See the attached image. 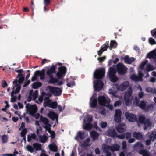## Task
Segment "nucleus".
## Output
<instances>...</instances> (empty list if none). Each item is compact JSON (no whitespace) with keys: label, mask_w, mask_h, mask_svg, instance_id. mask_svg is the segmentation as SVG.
Wrapping results in <instances>:
<instances>
[{"label":"nucleus","mask_w":156,"mask_h":156,"mask_svg":"<svg viewBox=\"0 0 156 156\" xmlns=\"http://www.w3.org/2000/svg\"><path fill=\"white\" fill-rule=\"evenodd\" d=\"M137 76L140 79V81H143V77L144 76V74L141 71H140L138 72V76Z\"/></svg>","instance_id":"nucleus-49"},{"label":"nucleus","mask_w":156,"mask_h":156,"mask_svg":"<svg viewBox=\"0 0 156 156\" xmlns=\"http://www.w3.org/2000/svg\"><path fill=\"white\" fill-rule=\"evenodd\" d=\"M110 80L114 82L117 81L118 80V77L115 76V75H111L109 76Z\"/></svg>","instance_id":"nucleus-39"},{"label":"nucleus","mask_w":156,"mask_h":156,"mask_svg":"<svg viewBox=\"0 0 156 156\" xmlns=\"http://www.w3.org/2000/svg\"><path fill=\"white\" fill-rule=\"evenodd\" d=\"M109 76L115 75L116 72L115 69L112 67H110L109 70Z\"/></svg>","instance_id":"nucleus-41"},{"label":"nucleus","mask_w":156,"mask_h":156,"mask_svg":"<svg viewBox=\"0 0 156 156\" xmlns=\"http://www.w3.org/2000/svg\"><path fill=\"white\" fill-rule=\"evenodd\" d=\"M119 146L117 144H114L113 146H110V150L112 152L119 151Z\"/></svg>","instance_id":"nucleus-29"},{"label":"nucleus","mask_w":156,"mask_h":156,"mask_svg":"<svg viewBox=\"0 0 156 156\" xmlns=\"http://www.w3.org/2000/svg\"><path fill=\"white\" fill-rule=\"evenodd\" d=\"M107 126V123L106 122H101V126L103 128H105Z\"/></svg>","instance_id":"nucleus-63"},{"label":"nucleus","mask_w":156,"mask_h":156,"mask_svg":"<svg viewBox=\"0 0 156 156\" xmlns=\"http://www.w3.org/2000/svg\"><path fill=\"white\" fill-rule=\"evenodd\" d=\"M132 90L131 89L128 90L127 92L125 93L124 96V99L125 101L126 105H128L132 99L131 97Z\"/></svg>","instance_id":"nucleus-8"},{"label":"nucleus","mask_w":156,"mask_h":156,"mask_svg":"<svg viewBox=\"0 0 156 156\" xmlns=\"http://www.w3.org/2000/svg\"><path fill=\"white\" fill-rule=\"evenodd\" d=\"M130 79L134 81H140V79L137 76L134 74H132L130 76Z\"/></svg>","instance_id":"nucleus-40"},{"label":"nucleus","mask_w":156,"mask_h":156,"mask_svg":"<svg viewBox=\"0 0 156 156\" xmlns=\"http://www.w3.org/2000/svg\"><path fill=\"white\" fill-rule=\"evenodd\" d=\"M34 148L36 151H39L41 150L42 146L41 144L38 143H34L33 144Z\"/></svg>","instance_id":"nucleus-31"},{"label":"nucleus","mask_w":156,"mask_h":156,"mask_svg":"<svg viewBox=\"0 0 156 156\" xmlns=\"http://www.w3.org/2000/svg\"><path fill=\"white\" fill-rule=\"evenodd\" d=\"M49 92L55 96H60L62 93V90L60 88L51 86H48L47 87Z\"/></svg>","instance_id":"nucleus-2"},{"label":"nucleus","mask_w":156,"mask_h":156,"mask_svg":"<svg viewBox=\"0 0 156 156\" xmlns=\"http://www.w3.org/2000/svg\"><path fill=\"white\" fill-rule=\"evenodd\" d=\"M56 67L55 65H52L50 68L48 69L46 71V74L47 75H51L55 73Z\"/></svg>","instance_id":"nucleus-20"},{"label":"nucleus","mask_w":156,"mask_h":156,"mask_svg":"<svg viewBox=\"0 0 156 156\" xmlns=\"http://www.w3.org/2000/svg\"><path fill=\"white\" fill-rule=\"evenodd\" d=\"M154 70L153 67L150 64L148 65L146 68V70L147 72H149L151 70Z\"/></svg>","instance_id":"nucleus-50"},{"label":"nucleus","mask_w":156,"mask_h":156,"mask_svg":"<svg viewBox=\"0 0 156 156\" xmlns=\"http://www.w3.org/2000/svg\"><path fill=\"white\" fill-rule=\"evenodd\" d=\"M140 101V98H138L137 97H135L134 99L133 100L134 103H135L136 106H138L139 104V101Z\"/></svg>","instance_id":"nucleus-53"},{"label":"nucleus","mask_w":156,"mask_h":156,"mask_svg":"<svg viewBox=\"0 0 156 156\" xmlns=\"http://www.w3.org/2000/svg\"><path fill=\"white\" fill-rule=\"evenodd\" d=\"M51 125L49 124L45 126H43V127L46 130H47L49 133H50L51 131L52 130H51Z\"/></svg>","instance_id":"nucleus-48"},{"label":"nucleus","mask_w":156,"mask_h":156,"mask_svg":"<svg viewBox=\"0 0 156 156\" xmlns=\"http://www.w3.org/2000/svg\"><path fill=\"white\" fill-rule=\"evenodd\" d=\"M147 57L149 58H153L154 64L156 65V51L153 50L149 53L147 54Z\"/></svg>","instance_id":"nucleus-17"},{"label":"nucleus","mask_w":156,"mask_h":156,"mask_svg":"<svg viewBox=\"0 0 156 156\" xmlns=\"http://www.w3.org/2000/svg\"><path fill=\"white\" fill-rule=\"evenodd\" d=\"M27 149L31 153H32L34 151V149L31 145H28L27 146Z\"/></svg>","instance_id":"nucleus-55"},{"label":"nucleus","mask_w":156,"mask_h":156,"mask_svg":"<svg viewBox=\"0 0 156 156\" xmlns=\"http://www.w3.org/2000/svg\"><path fill=\"white\" fill-rule=\"evenodd\" d=\"M147 60L143 62L140 65V68L141 69H144V66L147 64Z\"/></svg>","instance_id":"nucleus-54"},{"label":"nucleus","mask_w":156,"mask_h":156,"mask_svg":"<svg viewBox=\"0 0 156 156\" xmlns=\"http://www.w3.org/2000/svg\"><path fill=\"white\" fill-rule=\"evenodd\" d=\"M93 127L94 128L96 129L98 131H99L100 130V129L99 127L97 125V122H94L93 125Z\"/></svg>","instance_id":"nucleus-60"},{"label":"nucleus","mask_w":156,"mask_h":156,"mask_svg":"<svg viewBox=\"0 0 156 156\" xmlns=\"http://www.w3.org/2000/svg\"><path fill=\"white\" fill-rule=\"evenodd\" d=\"M25 107L27 110H29V113L31 116H33L34 114L35 113L37 110V108L36 104L32 105L28 103Z\"/></svg>","instance_id":"nucleus-5"},{"label":"nucleus","mask_w":156,"mask_h":156,"mask_svg":"<svg viewBox=\"0 0 156 156\" xmlns=\"http://www.w3.org/2000/svg\"><path fill=\"white\" fill-rule=\"evenodd\" d=\"M133 136L136 139L141 140L143 138L142 135L139 132H134L133 133Z\"/></svg>","instance_id":"nucleus-26"},{"label":"nucleus","mask_w":156,"mask_h":156,"mask_svg":"<svg viewBox=\"0 0 156 156\" xmlns=\"http://www.w3.org/2000/svg\"><path fill=\"white\" fill-rule=\"evenodd\" d=\"M90 135L94 141L98 139L99 136V133L97 131L94 130H92L90 132Z\"/></svg>","instance_id":"nucleus-22"},{"label":"nucleus","mask_w":156,"mask_h":156,"mask_svg":"<svg viewBox=\"0 0 156 156\" xmlns=\"http://www.w3.org/2000/svg\"><path fill=\"white\" fill-rule=\"evenodd\" d=\"M38 91L37 90H35L33 94V99L34 100H35L38 97Z\"/></svg>","instance_id":"nucleus-51"},{"label":"nucleus","mask_w":156,"mask_h":156,"mask_svg":"<svg viewBox=\"0 0 156 156\" xmlns=\"http://www.w3.org/2000/svg\"><path fill=\"white\" fill-rule=\"evenodd\" d=\"M149 41V43L152 45L156 44V42L155 40L152 38H150Z\"/></svg>","instance_id":"nucleus-58"},{"label":"nucleus","mask_w":156,"mask_h":156,"mask_svg":"<svg viewBox=\"0 0 156 156\" xmlns=\"http://www.w3.org/2000/svg\"><path fill=\"white\" fill-rule=\"evenodd\" d=\"M47 106H48L49 107L52 109L56 108L58 106V103L56 101L48 103L47 105L44 106L46 107Z\"/></svg>","instance_id":"nucleus-27"},{"label":"nucleus","mask_w":156,"mask_h":156,"mask_svg":"<svg viewBox=\"0 0 156 156\" xmlns=\"http://www.w3.org/2000/svg\"><path fill=\"white\" fill-rule=\"evenodd\" d=\"M48 137L44 135L43 136H39V141L42 143H45L47 141Z\"/></svg>","instance_id":"nucleus-33"},{"label":"nucleus","mask_w":156,"mask_h":156,"mask_svg":"<svg viewBox=\"0 0 156 156\" xmlns=\"http://www.w3.org/2000/svg\"><path fill=\"white\" fill-rule=\"evenodd\" d=\"M75 85V83L73 81H71L70 82H68L67 83V86L69 87H72Z\"/></svg>","instance_id":"nucleus-52"},{"label":"nucleus","mask_w":156,"mask_h":156,"mask_svg":"<svg viewBox=\"0 0 156 156\" xmlns=\"http://www.w3.org/2000/svg\"><path fill=\"white\" fill-rule=\"evenodd\" d=\"M40 119L43 122V123L45 125L49 124V120L47 118L43 117L42 115H41L40 117Z\"/></svg>","instance_id":"nucleus-34"},{"label":"nucleus","mask_w":156,"mask_h":156,"mask_svg":"<svg viewBox=\"0 0 156 156\" xmlns=\"http://www.w3.org/2000/svg\"><path fill=\"white\" fill-rule=\"evenodd\" d=\"M48 147L50 151L54 152H56L58 149L57 146L54 143H52V144H49Z\"/></svg>","instance_id":"nucleus-25"},{"label":"nucleus","mask_w":156,"mask_h":156,"mask_svg":"<svg viewBox=\"0 0 156 156\" xmlns=\"http://www.w3.org/2000/svg\"><path fill=\"white\" fill-rule=\"evenodd\" d=\"M117 132L119 133H123L126 130V125L123 123L119 124L116 127Z\"/></svg>","instance_id":"nucleus-13"},{"label":"nucleus","mask_w":156,"mask_h":156,"mask_svg":"<svg viewBox=\"0 0 156 156\" xmlns=\"http://www.w3.org/2000/svg\"><path fill=\"white\" fill-rule=\"evenodd\" d=\"M105 71L104 69L101 68L96 70L94 74V78L97 79H102L105 76Z\"/></svg>","instance_id":"nucleus-4"},{"label":"nucleus","mask_w":156,"mask_h":156,"mask_svg":"<svg viewBox=\"0 0 156 156\" xmlns=\"http://www.w3.org/2000/svg\"><path fill=\"white\" fill-rule=\"evenodd\" d=\"M48 116L53 121L56 119L58 121V115L57 113L53 111H50L48 114Z\"/></svg>","instance_id":"nucleus-18"},{"label":"nucleus","mask_w":156,"mask_h":156,"mask_svg":"<svg viewBox=\"0 0 156 156\" xmlns=\"http://www.w3.org/2000/svg\"><path fill=\"white\" fill-rule=\"evenodd\" d=\"M121 114L122 112L119 109H117L115 110V114L114 115L121 116Z\"/></svg>","instance_id":"nucleus-59"},{"label":"nucleus","mask_w":156,"mask_h":156,"mask_svg":"<svg viewBox=\"0 0 156 156\" xmlns=\"http://www.w3.org/2000/svg\"><path fill=\"white\" fill-rule=\"evenodd\" d=\"M83 128L86 130H88V114H86L85 116L83 119Z\"/></svg>","instance_id":"nucleus-24"},{"label":"nucleus","mask_w":156,"mask_h":156,"mask_svg":"<svg viewBox=\"0 0 156 156\" xmlns=\"http://www.w3.org/2000/svg\"><path fill=\"white\" fill-rule=\"evenodd\" d=\"M106 58L105 56H104L98 58V59L100 62H102Z\"/></svg>","instance_id":"nucleus-62"},{"label":"nucleus","mask_w":156,"mask_h":156,"mask_svg":"<svg viewBox=\"0 0 156 156\" xmlns=\"http://www.w3.org/2000/svg\"><path fill=\"white\" fill-rule=\"evenodd\" d=\"M146 102L144 101H141L137 106H139L140 108L143 110H145L146 106Z\"/></svg>","instance_id":"nucleus-30"},{"label":"nucleus","mask_w":156,"mask_h":156,"mask_svg":"<svg viewBox=\"0 0 156 156\" xmlns=\"http://www.w3.org/2000/svg\"><path fill=\"white\" fill-rule=\"evenodd\" d=\"M13 84L15 85V87H16L15 91L14 94L18 93L20 92L21 88V84L22 83H19V81L17 79H16L13 81Z\"/></svg>","instance_id":"nucleus-16"},{"label":"nucleus","mask_w":156,"mask_h":156,"mask_svg":"<svg viewBox=\"0 0 156 156\" xmlns=\"http://www.w3.org/2000/svg\"><path fill=\"white\" fill-rule=\"evenodd\" d=\"M124 134L126 140H127L131 137V134L129 132H127L126 133H124Z\"/></svg>","instance_id":"nucleus-56"},{"label":"nucleus","mask_w":156,"mask_h":156,"mask_svg":"<svg viewBox=\"0 0 156 156\" xmlns=\"http://www.w3.org/2000/svg\"><path fill=\"white\" fill-rule=\"evenodd\" d=\"M97 103V100L96 98H93L92 101L90 104V107L93 108H95Z\"/></svg>","instance_id":"nucleus-35"},{"label":"nucleus","mask_w":156,"mask_h":156,"mask_svg":"<svg viewBox=\"0 0 156 156\" xmlns=\"http://www.w3.org/2000/svg\"><path fill=\"white\" fill-rule=\"evenodd\" d=\"M104 83L103 82L100 80L96 81L94 85V87L95 91L98 92L103 88Z\"/></svg>","instance_id":"nucleus-11"},{"label":"nucleus","mask_w":156,"mask_h":156,"mask_svg":"<svg viewBox=\"0 0 156 156\" xmlns=\"http://www.w3.org/2000/svg\"><path fill=\"white\" fill-rule=\"evenodd\" d=\"M108 135L112 138L116 137L117 135V133L113 129H110L108 131Z\"/></svg>","instance_id":"nucleus-23"},{"label":"nucleus","mask_w":156,"mask_h":156,"mask_svg":"<svg viewBox=\"0 0 156 156\" xmlns=\"http://www.w3.org/2000/svg\"><path fill=\"white\" fill-rule=\"evenodd\" d=\"M79 142V145L82 151L87 150L88 149V138H86L83 141L81 140Z\"/></svg>","instance_id":"nucleus-12"},{"label":"nucleus","mask_w":156,"mask_h":156,"mask_svg":"<svg viewBox=\"0 0 156 156\" xmlns=\"http://www.w3.org/2000/svg\"><path fill=\"white\" fill-rule=\"evenodd\" d=\"M125 115L126 118L130 122H134L137 119L136 115L132 113H126Z\"/></svg>","instance_id":"nucleus-14"},{"label":"nucleus","mask_w":156,"mask_h":156,"mask_svg":"<svg viewBox=\"0 0 156 156\" xmlns=\"http://www.w3.org/2000/svg\"><path fill=\"white\" fill-rule=\"evenodd\" d=\"M139 153L142 155L143 156H150V154L146 150H142L139 151Z\"/></svg>","instance_id":"nucleus-36"},{"label":"nucleus","mask_w":156,"mask_h":156,"mask_svg":"<svg viewBox=\"0 0 156 156\" xmlns=\"http://www.w3.org/2000/svg\"><path fill=\"white\" fill-rule=\"evenodd\" d=\"M151 33L153 37H156V29L151 30Z\"/></svg>","instance_id":"nucleus-64"},{"label":"nucleus","mask_w":156,"mask_h":156,"mask_svg":"<svg viewBox=\"0 0 156 156\" xmlns=\"http://www.w3.org/2000/svg\"><path fill=\"white\" fill-rule=\"evenodd\" d=\"M117 45V43L115 41L113 40L111 41L110 46L109 47V49L111 50L112 48H116Z\"/></svg>","instance_id":"nucleus-32"},{"label":"nucleus","mask_w":156,"mask_h":156,"mask_svg":"<svg viewBox=\"0 0 156 156\" xmlns=\"http://www.w3.org/2000/svg\"><path fill=\"white\" fill-rule=\"evenodd\" d=\"M135 146L136 147H139L140 149H143L144 147V146L141 143L138 142Z\"/></svg>","instance_id":"nucleus-57"},{"label":"nucleus","mask_w":156,"mask_h":156,"mask_svg":"<svg viewBox=\"0 0 156 156\" xmlns=\"http://www.w3.org/2000/svg\"><path fill=\"white\" fill-rule=\"evenodd\" d=\"M128 69V68L122 63H118L116 66V71L119 75H123L126 74Z\"/></svg>","instance_id":"nucleus-3"},{"label":"nucleus","mask_w":156,"mask_h":156,"mask_svg":"<svg viewBox=\"0 0 156 156\" xmlns=\"http://www.w3.org/2000/svg\"><path fill=\"white\" fill-rule=\"evenodd\" d=\"M114 119L115 122L118 123H119L121 122V116L114 115Z\"/></svg>","instance_id":"nucleus-45"},{"label":"nucleus","mask_w":156,"mask_h":156,"mask_svg":"<svg viewBox=\"0 0 156 156\" xmlns=\"http://www.w3.org/2000/svg\"><path fill=\"white\" fill-rule=\"evenodd\" d=\"M66 72V68L65 66L59 67L58 68V71L56 74L58 79H61L64 77Z\"/></svg>","instance_id":"nucleus-9"},{"label":"nucleus","mask_w":156,"mask_h":156,"mask_svg":"<svg viewBox=\"0 0 156 156\" xmlns=\"http://www.w3.org/2000/svg\"><path fill=\"white\" fill-rule=\"evenodd\" d=\"M2 143L5 144L8 141V137L5 134L1 136Z\"/></svg>","instance_id":"nucleus-38"},{"label":"nucleus","mask_w":156,"mask_h":156,"mask_svg":"<svg viewBox=\"0 0 156 156\" xmlns=\"http://www.w3.org/2000/svg\"><path fill=\"white\" fill-rule=\"evenodd\" d=\"M108 41L105 42L103 44V46L101 47L100 50L98 51V55L99 56H101L102 53L105 51H106L108 47Z\"/></svg>","instance_id":"nucleus-15"},{"label":"nucleus","mask_w":156,"mask_h":156,"mask_svg":"<svg viewBox=\"0 0 156 156\" xmlns=\"http://www.w3.org/2000/svg\"><path fill=\"white\" fill-rule=\"evenodd\" d=\"M58 82V80L55 78H54L51 79H49V83H50L54 84Z\"/></svg>","instance_id":"nucleus-44"},{"label":"nucleus","mask_w":156,"mask_h":156,"mask_svg":"<svg viewBox=\"0 0 156 156\" xmlns=\"http://www.w3.org/2000/svg\"><path fill=\"white\" fill-rule=\"evenodd\" d=\"M98 99L99 104L102 106H105L106 104H109L110 102L109 98H106L104 96H99Z\"/></svg>","instance_id":"nucleus-6"},{"label":"nucleus","mask_w":156,"mask_h":156,"mask_svg":"<svg viewBox=\"0 0 156 156\" xmlns=\"http://www.w3.org/2000/svg\"><path fill=\"white\" fill-rule=\"evenodd\" d=\"M15 72L18 73L16 78H18V80L19 81V83H22L25 80L24 75L22 73L23 72V70L22 69H18L15 70Z\"/></svg>","instance_id":"nucleus-10"},{"label":"nucleus","mask_w":156,"mask_h":156,"mask_svg":"<svg viewBox=\"0 0 156 156\" xmlns=\"http://www.w3.org/2000/svg\"><path fill=\"white\" fill-rule=\"evenodd\" d=\"M27 133V129L26 128L23 129L22 131L21 132L20 135L21 137L26 136V135Z\"/></svg>","instance_id":"nucleus-47"},{"label":"nucleus","mask_w":156,"mask_h":156,"mask_svg":"<svg viewBox=\"0 0 156 156\" xmlns=\"http://www.w3.org/2000/svg\"><path fill=\"white\" fill-rule=\"evenodd\" d=\"M149 138L152 141L156 139V132H152L149 135Z\"/></svg>","instance_id":"nucleus-43"},{"label":"nucleus","mask_w":156,"mask_h":156,"mask_svg":"<svg viewBox=\"0 0 156 156\" xmlns=\"http://www.w3.org/2000/svg\"><path fill=\"white\" fill-rule=\"evenodd\" d=\"M14 94V90H13L11 93V102H15L17 100L16 97L14 96L13 95Z\"/></svg>","instance_id":"nucleus-42"},{"label":"nucleus","mask_w":156,"mask_h":156,"mask_svg":"<svg viewBox=\"0 0 156 156\" xmlns=\"http://www.w3.org/2000/svg\"><path fill=\"white\" fill-rule=\"evenodd\" d=\"M45 70L44 69H43L41 72V73L39 75L40 79L41 80L44 79L45 78Z\"/></svg>","instance_id":"nucleus-46"},{"label":"nucleus","mask_w":156,"mask_h":156,"mask_svg":"<svg viewBox=\"0 0 156 156\" xmlns=\"http://www.w3.org/2000/svg\"><path fill=\"white\" fill-rule=\"evenodd\" d=\"M110 150V146H108L105 147H104L103 150V151L105 153H106V156H115L116 154L115 153H113L112 154L111 152H110L109 150Z\"/></svg>","instance_id":"nucleus-21"},{"label":"nucleus","mask_w":156,"mask_h":156,"mask_svg":"<svg viewBox=\"0 0 156 156\" xmlns=\"http://www.w3.org/2000/svg\"><path fill=\"white\" fill-rule=\"evenodd\" d=\"M123 59L125 63L128 64H131L135 60V58H134L131 57L129 58V57L127 55L125 56L123 58Z\"/></svg>","instance_id":"nucleus-19"},{"label":"nucleus","mask_w":156,"mask_h":156,"mask_svg":"<svg viewBox=\"0 0 156 156\" xmlns=\"http://www.w3.org/2000/svg\"><path fill=\"white\" fill-rule=\"evenodd\" d=\"M87 134L83 131H79L75 137V140L77 141H81L87 137Z\"/></svg>","instance_id":"nucleus-7"},{"label":"nucleus","mask_w":156,"mask_h":156,"mask_svg":"<svg viewBox=\"0 0 156 156\" xmlns=\"http://www.w3.org/2000/svg\"><path fill=\"white\" fill-rule=\"evenodd\" d=\"M129 83L128 81L123 82L122 85L120 86L119 88L121 90L123 91L126 89L128 86Z\"/></svg>","instance_id":"nucleus-28"},{"label":"nucleus","mask_w":156,"mask_h":156,"mask_svg":"<svg viewBox=\"0 0 156 156\" xmlns=\"http://www.w3.org/2000/svg\"><path fill=\"white\" fill-rule=\"evenodd\" d=\"M146 117L142 115L139 116L138 122L141 124H144V130L147 129V127H151L152 125V123L150 119H146Z\"/></svg>","instance_id":"nucleus-1"},{"label":"nucleus","mask_w":156,"mask_h":156,"mask_svg":"<svg viewBox=\"0 0 156 156\" xmlns=\"http://www.w3.org/2000/svg\"><path fill=\"white\" fill-rule=\"evenodd\" d=\"M122 103L120 101L118 100L116 101L114 104V106L115 107H116L117 106L120 105Z\"/></svg>","instance_id":"nucleus-61"},{"label":"nucleus","mask_w":156,"mask_h":156,"mask_svg":"<svg viewBox=\"0 0 156 156\" xmlns=\"http://www.w3.org/2000/svg\"><path fill=\"white\" fill-rule=\"evenodd\" d=\"M42 83L39 82H34L33 84L32 87L34 89H37L41 86Z\"/></svg>","instance_id":"nucleus-37"}]
</instances>
